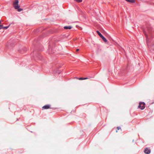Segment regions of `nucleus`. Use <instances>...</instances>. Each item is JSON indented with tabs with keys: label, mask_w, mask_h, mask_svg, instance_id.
Returning a JSON list of instances; mask_svg holds the SVG:
<instances>
[{
	"label": "nucleus",
	"mask_w": 154,
	"mask_h": 154,
	"mask_svg": "<svg viewBox=\"0 0 154 154\" xmlns=\"http://www.w3.org/2000/svg\"><path fill=\"white\" fill-rule=\"evenodd\" d=\"M143 32L146 37V42L148 45V44L150 42V39L152 37V33L149 31H148V33H147L144 30H143Z\"/></svg>",
	"instance_id": "obj_1"
},
{
	"label": "nucleus",
	"mask_w": 154,
	"mask_h": 154,
	"mask_svg": "<svg viewBox=\"0 0 154 154\" xmlns=\"http://www.w3.org/2000/svg\"><path fill=\"white\" fill-rule=\"evenodd\" d=\"M18 0H15V1L13 3V5L14 8L16 9H18L19 12H20L23 10V9L19 8L20 6L18 5Z\"/></svg>",
	"instance_id": "obj_2"
},
{
	"label": "nucleus",
	"mask_w": 154,
	"mask_h": 154,
	"mask_svg": "<svg viewBox=\"0 0 154 154\" xmlns=\"http://www.w3.org/2000/svg\"><path fill=\"white\" fill-rule=\"evenodd\" d=\"M97 32L98 35L100 36V37L102 39L103 41L105 42H107V40L106 38L103 36L101 33L98 31H97Z\"/></svg>",
	"instance_id": "obj_3"
},
{
	"label": "nucleus",
	"mask_w": 154,
	"mask_h": 154,
	"mask_svg": "<svg viewBox=\"0 0 154 154\" xmlns=\"http://www.w3.org/2000/svg\"><path fill=\"white\" fill-rule=\"evenodd\" d=\"M145 103L143 102H140L139 103V105L138 106V107L140 108L141 110L145 108Z\"/></svg>",
	"instance_id": "obj_4"
},
{
	"label": "nucleus",
	"mask_w": 154,
	"mask_h": 154,
	"mask_svg": "<svg viewBox=\"0 0 154 154\" xmlns=\"http://www.w3.org/2000/svg\"><path fill=\"white\" fill-rule=\"evenodd\" d=\"M145 153L147 154H149L150 153L151 150L149 148H146L144 150Z\"/></svg>",
	"instance_id": "obj_5"
},
{
	"label": "nucleus",
	"mask_w": 154,
	"mask_h": 154,
	"mask_svg": "<svg viewBox=\"0 0 154 154\" xmlns=\"http://www.w3.org/2000/svg\"><path fill=\"white\" fill-rule=\"evenodd\" d=\"M50 105L47 104L42 107V108L44 109H47L50 108Z\"/></svg>",
	"instance_id": "obj_6"
},
{
	"label": "nucleus",
	"mask_w": 154,
	"mask_h": 154,
	"mask_svg": "<svg viewBox=\"0 0 154 154\" xmlns=\"http://www.w3.org/2000/svg\"><path fill=\"white\" fill-rule=\"evenodd\" d=\"M72 27L71 26H66L64 27V29H70L72 28Z\"/></svg>",
	"instance_id": "obj_7"
},
{
	"label": "nucleus",
	"mask_w": 154,
	"mask_h": 154,
	"mask_svg": "<svg viewBox=\"0 0 154 154\" xmlns=\"http://www.w3.org/2000/svg\"><path fill=\"white\" fill-rule=\"evenodd\" d=\"M35 56L36 57H37V58L38 59L41 60V57L40 56V54H39V53H38L37 54V55H35Z\"/></svg>",
	"instance_id": "obj_8"
},
{
	"label": "nucleus",
	"mask_w": 154,
	"mask_h": 154,
	"mask_svg": "<svg viewBox=\"0 0 154 154\" xmlns=\"http://www.w3.org/2000/svg\"><path fill=\"white\" fill-rule=\"evenodd\" d=\"M127 2H131V3H134L135 2V0H125Z\"/></svg>",
	"instance_id": "obj_9"
},
{
	"label": "nucleus",
	"mask_w": 154,
	"mask_h": 154,
	"mask_svg": "<svg viewBox=\"0 0 154 154\" xmlns=\"http://www.w3.org/2000/svg\"><path fill=\"white\" fill-rule=\"evenodd\" d=\"M88 79L87 78H83V77H81L79 79L80 80H83L84 79Z\"/></svg>",
	"instance_id": "obj_10"
},
{
	"label": "nucleus",
	"mask_w": 154,
	"mask_h": 154,
	"mask_svg": "<svg viewBox=\"0 0 154 154\" xmlns=\"http://www.w3.org/2000/svg\"><path fill=\"white\" fill-rule=\"evenodd\" d=\"M9 26H5V27H3V26L2 29H7L9 27Z\"/></svg>",
	"instance_id": "obj_11"
},
{
	"label": "nucleus",
	"mask_w": 154,
	"mask_h": 154,
	"mask_svg": "<svg viewBox=\"0 0 154 154\" xmlns=\"http://www.w3.org/2000/svg\"><path fill=\"white\" fill-rule=\"evenodd\" d=\"M3 28V25H0V29H2Z\"/></svg>",
	"instance_id": "obj_12"
},
{
	"label": "nucleus",
	"mask_w": 154,
	"mask_h": 154,
	"mask_svg": "<svg viewBox=\"0 0 154 154\" xmlns=\"http://www.w3.org/2000/svg\"><path fill=\"white\" fill-rule=\"evenodd\" d=\"M117 128L118 129V130H119L121 128L120 127H117Z\"/></svg>",
	"instance_id": "obj_13"
},
{
	"label": "nucleus",
	"mask_w": 154,
	"mask_h": 154,
	"mask_svg": "<svg viewBox=\"0 0 154 154\" xmlns=\"http://www.w3.org/2000/svg\"><path fill=\"white\" fill-rule=\"evenodd\" d=\"M57 72L58 73V74H60V72H59V71H57Z\"/></svg>",
	"instance_id": "obj_14"
},
{
	"label": "nucleus",
	"mask_w": 154,
	"mask_h": 154,
	"mask_svg": "<svg viewBox=\"0 0 154 154\" xmlns=\"http://www.w3.org/2000/svg\"><path fill=\"white\" fill-rule=\"evenodd\" d=\"M79 50V49H76V51H78Z\"/></svg>",
	"instance_id": "obj_15"
},
{
	"label": "nucleus",
	"mask_w": 154,
	"mask_h": 154,
	"mask_svg": "<svg viewBox=\"0 0 154 154\" xmlns=\"http://www.w3.org/2000/svg\"><path fill=\"white\" fill-rule=\"evenodd\" d=\"M24 51H26V48H24Z\"/></svg>",
	"instance_id": "obj_16"
},
{
	"label": "nucleus",
	"mask_w": 154,
	"mask_h": 154,
	"mask_svg": "<svg viewBox=\"0 0 154 154\" xmlns=\"http://www.w3.org/2000/svg\"><path fill=\"white\" fill-rule=\"evenodd\" d=\"M50 47H49V50H50Z\"/></svg>",
	"instance_id": "obj_17"
},
{
	"label": "nucleus",
	"mask_w": 154,
	"mask_h": 154,
	"mask_svg": "<svg viewBox=\"0 0 154 154\" xmlns=\"http://www.w3.org/2000/svg\"><path fill=\"white\" fill-rule=\"evenodd\" d=\"M1 23V20H0V24Z\"/></svg>",
	"instance_id": "obj_18"
}]
</instances>
